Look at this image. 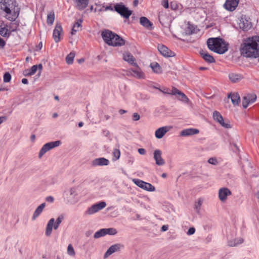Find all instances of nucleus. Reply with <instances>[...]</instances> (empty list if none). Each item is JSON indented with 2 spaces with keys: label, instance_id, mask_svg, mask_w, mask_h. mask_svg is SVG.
<instances>
[{
  "label": "nucleus",
  "instance_id": "c85d7f7f",
  "mask_svg": "<svg viewBox=\"0 0 259 259\" xmlns=\"http://www.w3.org/2000/svg\"><path fill=\"white\" fill-rule=\"evenodd\" d=\"M0 35L4 37L8 38L10 36V33L8 29V24L4 22L0 24Z\"/></svg>",
  "mask_w": 259,
  "mask_h": 259
},
{
  "label": "nucleus",
  "instance_id": "473e14b6",
  "mask_svg": "<svg viewBox=\"0 0 259 259\" xmlns=\"http://www.w3.org/2000/svg\"><path fill=\"white\" fill-rule=\"evenodd\" d=\"M55 222V219L54 218L51 219L47 225L46 229V235L47 236H50L52 233L53 227L54 228V224Z\"/></svg>",
  "mask_w": 259,
  "mask_h": 259
},
{
  "label": "nucleus",
  "instance_id": "ddd939ff",
  "mask_svg": "<svg viewBox=\"0 0 259 259\" xmlns=\"http://www.w3.org/2000/svg\"><path fill=\"white\" fill-rule=\"evenodd\" d=\"M163 92L164 93L171 94L173 95H178L179 96V99L183 102H188L189 101V99L183 93L180 91L179 90H178L177 88L175 87L172 88L171 92L170 93L167 91Z\"/></svg>",
  "mask_w": 259,
  "mask_h": 259
},
{
  "label": "nucleus",
  "instance_id": "412c9836",
  "mask_svg": "<svg viewBox=\"0 0 259 259\" xmlns=\"http://www.w3.org/2000/svg\"><path fill=\"white\" fill-rule=\"evenodd\" d=\"M63 29L60 23H57L56 25L55 28L53 31V36L56 42L60 41V36L61 33L62 32Z\"/></svg>",
  "mask_w": 259,
  "mask_h": 259
},
{
  "label": "nucleus",
  "instance_id": "a878e982",
  "mask_svg": "<svg viewBox=\"0 0 259 259\" xmlns=\"http://www.w3.org/2000/svg\"><path fill=\"white\" fill-rule=\"evenodd\" d=\"M123 59L129 64L133 65L134 66H137V63L136 62L135 58L130 53H125L123 54Z\"/></svg>",
  "mask_w": 259,
  "mask_h": 259
},
{
  "label": "nucleus",
  "instance_id": "37998d69",
  "mask_svg": "<svg viewBox=\"0 0 259 259\" xmlns=\"http://www.w3.org/2000/svg\"><path fill=\"white\" fill-rule=\"evenodd\" d=\"M95 5L96 7L94 9V12L95 13L96 12H101L104 11V6L100 3H95Z\"/></svg>",
  "mask_w": 259,
  "mask_h": 259
},
{
  "label": "nucleus",
  "instance_id": "9d476101",
  "mask_svg": "<svg viewBox=\"0 0 259 259\" xmlns=\"http://www.w3.org/2000/svg\"><path fill=\"white\" fill-rule=\"evenodd\" d=\"M256 100V96L254 94H249L243 97L242 106L246 108L250 104L254 103Z\"/></svg>",
  "mask_w": 259,
  "mask_h": 259
},
{
  "label": "nucleus",
  "instance_id": "20e7f679",
  "mask_svg": "<svg viewBox=\"0 0 259 259\" xmlns=\"http://www.w3.org/2000/svg\"><path fill=\"white\" fill-rule=\"evenodd\" d=\"M207 45L209 50L219 54H224L228 50V45L223 39L218 37L209 38Z\"/></svg>",
  "mask_w": 259,
  "mask_h": 259
},
{
  "label": "nucleus",
  "instance_id": "603ef678",
  "mask_svg": "<svg viewBox=\"0 0 259 259\" xmlns=\"http://www.w3.org/2000/svg\"><path fill=\"white\" fill-rule=\"evenodd\" d=\"M6 45L5 41L0 37V49H3Z\"/></svg>",
  "mask_w": 259,
  "mask_h": 259
},
{
  "label": "nucleus",
  "instance_id": "79ce46f5",
  "mask_svg": "<svg viewBox=\"0 0 259 259\" xmlns=\"http://www.w3.org/2000/svg\"><path fill=\"white\" fill-rule=\"evenodd\" d=\"M105 236V229H101L99 230V231H97L94 235V237L95 238H99L100 237H103Z\"/></svg>",
  "mask_w": 259,
  "mask_h": 259
},
{
  "label": "nucleus",
  "instance_id": "f8f14e48",
  "mask_svg": "<svg viewBox=\"0 0 259 259\" xmlns=\"http://www.w3.org/2000/svg\"><path fill=\"white\" fill-rule=\"evenodd\" d=\"M218 194L220 201L224 202L226 201L227 196L232 195V192L228 188L223 187L219 189Z\"/></svg>",
  "mask_w": 259,
  "mask_h": 259
},
{
  "label": "nucleus",
  "instance_id": "052dcab7",
  "mask_svg": "<svg viewBox=\"0 0 259 259\" xmlns=\"http://www.w3.org/2000/svg\"><path fill=\"white\" fill-rule=\"evenodd\" d=\"M22 81V83H23V84H28V80L26 78H23L21 80Z\"/></svg>",
  "mask_w": 259,
  "mask_h": 259
},
{
  "label": "nucleus",
  "instance_id": "4c0bfd02",
  "mask_svg": "<svg viewBox=\"0 0 259 259\" xmlns=\"http://www.w3.org/2000/svg\"><path fill=\"white\" fill-rule=\"evenodd\" d=\"M106 235H115L117 233V231L116 229L114 228H104Z\"/></svg>",
  "mask_w": 259,
  "mask_h": 259
},
{
  "label": "nucleus",
  "instance_id": "338daca9",
  "mask_svg": "<svg viewBox=\"0 0 259 259\" xmlns=\"http://www.w3.org/2000/svg\"><path fill=\"white\" fill-rule=\"evenodd\" d=\"M163 6L165 8H167L168 7V4L167 1H166V3L163 5Z\"/></svg>",
  "mask_w": 259,
  "mask_h": 259
},
{
  "label": "nucleus",
  "instance_id": "69168bd1",
  "mask_svg": "<svg viewBox=\"0 0 259 259\" xmlns=\"http://www.w3.org/2000/svg\"><path fill=\"white\" fill-rule=\"evenodd\" d=\"M35 139V135H32L31 136V137H30V139H31V141H34Z\"/></svg>",
  "mask_w": 259,
  "mask_h": 259
},
{
  "label": "nucleus",
  "instance_id": "4468645a",
  "mask_svg": "<svg viewBox=\"0 0 259 259\" xmlns=\"http://www.w3.org/2000/svg\"><path fill=\"white\" fill-rule=\"evenodd\" d=\"M37 69H38L39 74H40L42 70V65L41 64H39L38 65H33L30 69L25 70L23 72V74L25 76H31L36 73Z\"/></svg>",
  "mask_w": 259,
  "mask_h": 259
},
{
  "label": "nucleus",
  "instance_id": "1a4fd4ad",
  "mask_svg": "<svg viewBox=\"0 0 259 259\" xmlns=\"http://www.w3.org/2000/svg\"><path fill=\"white\" fill-rule=\"evenodd\" d=\"M239 27L244 31H247L250 29L252 26L249 18L247 19L245 16L241 17L240 22L238 24Z\"/></svg>",
  "mask_w": 259,
  "mask_h": 259
},
{
  "label": "nucleus",
  "instance_id": "c756f323",
  "mask_svg": "<svg viewBox=\"0 0 259 259\" xmlns=\"http://www.w3.org/2000/svg\"><path fill=\"white\" fill-rule=\"evenodd\" d=\"M76 4V8L81 11L84 9L88 5L89 0H73Z\"/></svg>",
  "mask_w": 259,
  "mask_h": 259
},
{
  "label": "nucleus",
  "instance_id": "4d7b16f0",
  "mask_svg": "<svg viewBox=\"0 0 259 259\" xmlns=\"http://www.w3.org/2000/svg\"><path fill=\"white\" fill-rule=\"evenodd\" d=\"M69 193L71 195H75V189L74 188H71L69 190Z\"/></svg>",
  "mask_w": 259,
  "mask_h": 259
},
{
  "label": "nucleus",
  "instance_id": "6e6d98bb",
  "mask_svg": "<svg viewBox=\"0 0 259 259\" xmlns=\"http://www.w3.org/2000/svg\"><path fill=\"white\" fill-rule=\"evenodd\" d=\"M138 151L141 155H144L146 153V150L144 148H140Z\"/></svg>",
  "mask_w": 259,
  "mask_h": 259
},
{
  "label": "nucleus",
  "instance_id": "c9c22d12",
  "mask_svg": "<svg viewBox=\"0 0 259 259\" xmlns=\"http://www.w3.org/2000/svg\"><path fill=\"white\" fill-rule=\"evenodd\" d=\"M55 20V14L53 12H50L48 14L47 22L48 24H53Z\"/></svg>",
  "mask_w": 259,
  "mask_h": 259
},
{
  "label": "nucleus",
  "instance_id": "5fc2aeb1",
  "mask_svg": "<svg viewBox=\"0 0 259 259\" xmlns=\"http://www.w3.org/2000/svg\"><path fill=\"white\" fill-rule=\"evenodd\" d=\"M108 10L113 11V10H114V7L113 8L111 6H108L106 7L104 6V11H106Z\"/></svg>",
  "mask_w": 259,
  "mask_h": 259
},
{
  "label": "nucleus",
  "instance_id": "3c124183",
  "mask_svg": "<svg viewBox=\"0 0 259 259\" xmlns=\"http://www.w3.org/2000/svg\"><path fill=\"white\" fill-rule=\"evenodd\" d=\"M140 116L137 113H134L133 115V119L134 121H137L140 119Z\"/></svg>",
  "mask_w": 259,
  "mask_h": 259
},
{
  "label": "nucleus",
  "instance_id": "7c9ffc66",
  "mask_svg": "<svg viewBox=\"0 0 259 259\" xmlns=\"http://www.w3.org/2000/svg\"><path fill=\"white\" fill-rule=\"evenodd\" d=\"M82 20L80 19H78L73 25L72 31H71V34L74 35L75 34V33L77 31H79L81 30V27H82Z\"/></svg>",
  "mask_w": 259,
  "mask_h": 259
},
{
  "label": "nucleus",
  "instance_id": "49530a36",
  "mask_svg": "<svg viewBox=\"0 0 259 259\" xmlns=\"http://www.w3.org/2000/svg\"><path fill=\"white\" fill-rule=\"evenodd\" d=\"M11 79V75L9 72H6L4 75V81L5 82H8Z\"/></svg>",
  "mask_w": 259,
  "mask_h": 259
},
{
  "label": "nucleus",
  "instance_id": "2f4dec72",
  "mask_svg": "<svg viewBox=\"0 0 259 259\" xmlns=\"http://www.w3.org/2000/svg\"><path fill=\"white\" fill-rule=\"evenodd\" d=\"M45 206L46 203H42L36 208L32 217V220H35L41 214Z\"/></svg>",
  "mask_w": 259,
  "mask_h": 259
},
{
  "label": "nucleus",
  "instance_id": "393cba45",
  "mask_svg": "<svg viewBox=\"0 0 259 259\" xmlns=\"http://www.w3.org/2000/svg\"><path fill=\"white\" fill-rule=\"evenodd\" d=\"M140 23L142 26L148 30H152L153 29L152 23L146 17H141L140 18Z\"/></svg>",
  "mask_w": 259,
  "mask_h": 259
},
{
  "label": "nucleus",
  "instance_id": "ea45409f",
  "mask_svg": "<svg viewBox=\"0 0 259 259\" xmlns=\"http://www.w3.org/2000/svg\"><path fill=\"white\" fill-rule=\"evenodd\" d=\"M18 25L15 23H11L9 25H8V29L11 35V33L16 31L17 29Z\"/></svg>",
  "mask_w": 259,
  "mask_h": 259
},
{
  "label": "nucleus",
  "instance_id": "0eeeda50",
  "mask_svg": "<svg viewBox=\"0 0 259 259\" xmlns=\"http://www.w3.org/2000/svg\"><path fill=\"white\" fill-rule=\"evenodd\" d=\"M61 142L56 141L45 144L39 151L38 157L41 158L47 151L60 145Z\"/></svg>",
  "mask_w": 259,
  "mask_h": 259
},
{
  "label": "nucleus",
  "instance_id": "774afa93",
  "mask_svg": "<svg viewBox=\"0 0 259 259\" xmlns=\"http://www.w3.org/2000/svg\"><path fill=\"white\" fill-rule=\"evenodd\" d=\"M104 118L106 120H108L110 118V116L106 115L104 116Z\"/></svg>",
  "mask_w": 259,
  "mask_h": 259
},
{
  "label": "nucleus",
  "instance_id": "39448f33",
  "mask_svg": "<svg viewBox=\"0 0 259 259\" xmlns=\"http://www.w3.org/2000/svg\"><path fill=\"white\" fill-rule=\"evenodd\" d=\"M114 10L125 19H128L132 14V11L128 9L123 3H117L114 6Z\"/></svg>",
  "mask_w": 259,
  "mask_h": 259
},
{
  "label": "nucleus",
  "instance_id": "f03ea898",
  "mask_svg": "<svg viewBox=\"0 0 259 259\" xmlns=\"http://www.w3.org/2000/svg\"><path fill=\"white\" fill-rule=\"evenodd\" d=\"M0 9L6 13V18L11 21H15L20 13L16 0H0Z\"/></svg>",
  "mask_w": 259,
  "mask_h": 259
},
{
  "label": "nucleus",
  "instance_id": "de8ad7c7",
  "mask_svg": "<svg viewBox=\"0 0 259 259\" xmlns=\"http://www.w3.org/2000/svg\"><path fill=\"white\" fill-rule=\"evenodd\" d=\"M208 162L209 163L213 164V165H216L218 163L217 159L215 158H214V157L210 158L208 160Z\"/></svg>",
  "mask_w": 259,
  "mask_h": 259
},
{
  "label": "nucleus",
  "instance_id": "e2e57ef3",
  "mask_svg": "<svg viewBox=\"0 0 259 259\" xmlns=\"http://www.w3.org/2000/svg\"><path fill=\"white\" fill-rule=\"evenodd\" d=\"M139 4V1L138 0H134L133 2V5L135 7H136Z\"/></svg>",
  "mask_w": 259,
  "mask_h": 259
},
{
  "label": "nucleus",
  "instance_id": "09e8293b",
  "mask_svg": "<svg viewBox=\"0 0 259 259\" xmlns=\"http://www.w3.org/2000/svg\"><path fill=\"white\" fill-rule=\"evenodd\" d=\"M243 239L242 238H239V239H235L234 243L233 244H230L231 246H236L239 244H241L243 242Z\"/></svg>",
  "mask_w": 259,
  "mask_h": 259
},
{
  "label": "nucleus",
  "instance_id": "f257e3e1",
  "mask_svg": "<svg viewBox=\"0 0 259 259\" xmlns=\"http://www.w3.org/2000/svg\"><path fill=\"white\" fill-rule=\"evenodd\" d=\"M240 52L246 57H259V36H253L244 39L240 46Z\"/></svg>",
  "mask_w": 259,
  "mask_h": 259
},
{
  "label": "nucleus",
  "instance_id": "9b49d317",
  "mask_svg": "<svg viewBox=\"0 0 259 259\" xmlns=\"http://www.w3.org/2000/svg\"><path fill=\"white\" fill-rule=\"evenodd\" d=\"M213 118L214 120L218 122L222 126L227 128L231 127V125L229 123L224 122V118L219 112L214 111L213 113Z\"/></svg>",
  "mask_w": 259,
  "mask_h": 259
},
{
  "label": "nucleus",
  "instance_id": "f704fd0d",
  "mask_svg": "<svg viewBox=\"0 0 259 259\" xmlns=\"http://www.w3.org/2000/svg\"><path fill=\"white\" fill-rule=\"evenodd\" d=\"M150 66L154 72L156 73L161 72V67L158 63L156 62L152 63L150 64Z\"/></svg>",
  "mask_w": 259,
  "mask_h": 259
},
{
  "label": "nucleus",
  "instance_id": "c03bdc74",
  "mask_svg": "<svg viewBox=\"0 0 259 259\" xmlns=\"http://www.w3.org/2000/svg\"><path fill=\"white\" fill-rule=\"evenodd\" d=\"M196 27L193 25H189L187 27V32L188 34H191L195 33Z\"/></svg>",
  "mask_w": 259,
  "mask_h": 259
},
{
  "label": "nucleus",
  "instance_id": "aec40b11",
  "mask_svg": "<svg viewBox=\"0 0 259 259\" xmlns=\"http://www.w3.org/2000/svg\"><path fill=\"white\" fill-rule=\"evenodd\" d=\"M238 3L239 0H226L224 7L227 10L233 11L238 6Z\"/></svg>",
  "mask_w": 259,
  "mask_h": 259
},
{
  "label": "nucleus",
  "instance_id": "bf43d9fd",
  "mask_svg": "<svg viewBox=\"0 0 259 259\" xmlns=\"http://www.w3.org/2000/svg\"><path fill=\"white\" fill-rule=\"evenodd\" d=\"M7 118L5 116L0 117V124L2 123L4 121L6 120Z\"/></svg>",
  "mask_w": 259,
  "mask_h": 259
},
{
  "label": "nucleus",
  "instance_id": "8fccbe9b",
  "mask_svg": "<svg viewBox=\"0 0 259 259\" xmlns=\"http://www.w3.org/2000/svg\"><path fill=\"white\" fill-rule=\"evenodd\" d=\"M195 229L193 227H191V228H189V229L187 231V234L188 235H191L194 234L195 233Z\"/></svg>",
  "mask_w": 259,
  "mask_h": 259
},
{
  "label": "nucleus",
  "instance_id": "bb28decb",
  "mask_svg": "<svg viewBox=\"0 0 259 259\" xmlns=\"http://www.w3.org/2000/svg\"><path fill=\"white\" fill-rule=\"evenodd\" d=\"M199 53L201 57L207 63H211L215 62L214 58L206 51L201 50Z\"/></svg>",
  "mask_w": 259,
  "mask_h": 259
},
{
  "label": "nucleus",
  "instance_id": "423d86ee",
  "mask_svg": "<svg viewBox=\"0 0 259 259\" xmlns=\"http://www.w3.org/2000/svg\"><path fill=\"white\" fill-rule=\"evenodd\" d=\"M133 182L141 189L149 192L155 191V188L150 183H147L138 179H133Z\"/></svg>",
  "mask_w": 259,
  "mask_h": 259
},
{
  "label": "nucleus",
  "instance_id": "e433bc0d",
  "mask_svg": "<svg viewBox=\"0 0 259 259\" xmlns=\"http://www.w3.org/2000/svg\"><path fill=\"white\" fill-rule=\"evenodd\" d=\"M203 200L200 198L198 199L197 201H196L195 203V209L196 210L197 213H199L200 212V208L202 204Z\"/></svg>",
  "mask_w": 259,
  "mask_h": 259
},
{
  "label": "nucleus",
  "instance_id": "58836bf2",
  "mask_svg": "<svg viewBox=\"0 0 259 259\" xmlns=\"http://www.w3.org/2000/svg\"><path fill=\"white\" fill-rule=\"evenodd\" d=\"M63 219L64 216L63 215H60L58 217V218L56 219L55 223L54 222V229L55 230H57L60 224L63 220Z\"/></svg>",
  "mask_w": 259,
  "mask_h": 259
},
{
  "label": "nucleus",
  "instance_id": "cd10ccee",
  "mask_svg": "<svg viewBox=\"0 0 259 259\" xmlns=\"http://www.w3.org/2000/svg\"><path fill=\"white\" fill-rule=\"evenodd\" d=\"M228 98L231 99L232 104L235 106L238 105L240 101L239 95L237 93L229 94Z\"/></svg>",
  "mask_w": 259,
  "mask_h": 259
},
{
  "label": "nucleus",
  "instance_id": "dca6fc26",
  "mask_svg": "<svg viewBox=\"0 0 259 259\" xmlns=\"http://www.w3.org/2000/svg\"><path fill=\"white\" fill-rule=\"evenodd\" d=\"M158 50L164 57H170L175 56V53L163 45H158Z\"/></svg>",
  "mask_w": 259,
  "mask_h": 259
},
{
  "label": "nucleus",
  "instance_id": "13d9d810",
  "mask_svg": "<svg viewBox=\"0 0 259 259\" xmlns=\"http://www.w3.org/2000/svg\"><path fill=\"white\" fill-rule=\"evenodd\" d=\"M161 230L162 231H166L168 230V226L163 225L161 227Z\"/></svg>",
  "mask_w": 259,
  "mask_h": 259
},
{
  "label": "nucleus",
  "instance_id": "864d4df0",
  "mask_svg": "<svg viewBox=\"0 0 259 259\" xmlns=\"http://www.w3.org/2000/svg\"><path fill=\"white\" fill-rule=\"evenodd\" d=\"M46 200L48 202L52 203L54 202V199L53 197L50 196L46 197Z\"/></svg>",
  "mask_w": 259,
  "mask_h": 259
},
{
  "label": "nucleus",
  "instance_id": "a211bd4d",
  "mask_svg": "<svg viewBox=\"0 0 259 259\" xmlns=\"http://www.w3.org/2000/svg\"><path fill=\"white\" fill-rule=\"evenodd\" d=\"M228 77L231 82L236 83L241 81L243 78V76L240 73L231 72L228 74Z\"/></svg>",
  "mask_w": 259,
  "mask_h": 259
},
{
  "label": "nucleus",
  "instance_id": "680f3d73",
  "mask_svg": "<svg viewBox=\"0 0 259 259\" xmlns=\"http://www.w3.org/2000/svg\"><path fill=\"white\" fill-rule=\"evenodd\" d=\"M127 111L125 110H123V109H120L119 110V113L120 114H124L125 113H126Z\"/></svg>",
  "mask_w": 259,
  "mask_h": 259
},
{
  "label": "nucleus",
  "instance_id": "a18cd8bd",
  "mask_svg": "<svg viewBox=\"0 0 259 259\" xmlns=\"http://www.w3.org/2000/svg\"><path fill=\"white\" fill-rule=\"evenodd\" d=\"M67 253L71 256H74L75 255V251L71 244H69L68 246Z\"/></svg>",
  "mask_w": 259,
  "mask_h": 259
},
{
  "label": "nucleus",
  "instance_id": "6e6552de",
  "mask_svg": "<svg viewBox=\"0 0 259 259\" xmlns=\"http://www.w3.org/2000/svg\"><path fill=\"white\" fill-rule=\"evenodd\" d=\"M106 206V203L104 201H101L98 203L92 205L90 207L88 208L86 211V213L89 215L93 214L98 211L102 210Z\"/></svg>",
  "mask_w": 259,
  "mask_h": 259
},
{
  "label": "nucleus",
  "instance_id": "b1692460",
  "mask_svg": "<svg viewBox=\"0 0 259 259\" xmlns=\"http://www.w3.org/2000/svg\"><path fill=\"white\" fill-rule=\"evenodd\" d=\"M199 131L198 129L194 128H189L182 130L180 133V136L187 137L198 134Z\"/></svg>",
  "mask_w": 259,
  "mask_h": 259
},
{
  "label": "nucleus",
  "instance_id": "6ab92c4d",
  "mask_svg": "<svg viewBox=\"0 0 259 259\" xmlns=\"http://www.w3.org/2000/svg\"><path fill=\"white\" fill-rule=\"evenodd\" d=\"M171 128L172 127L170 126H165L158 128L155 132V137L157 139L162 138Z\"/></svg>",
  "mask_w": 259,
  "mask_h": 259
},
{
  "label": "nucleus",
  "instance_id": "4be33fe9",
  "mask_svg": "<svg viewBox=\"0 0 259 259\" xmlns=\"http://www.w3.org/2000/svg\"><path fill=\"white\" fill-rule=\"evenodd\" d=\"M121 246L120 244H115L111 245L105 253L104 257L107 258L112 253L119 251Z\"/></svg>",
  "mask_w": 259,
  "mask_h": 259
},
{
  "label": "nucleus",
  "instance_id": "a19ab883",
  "mask_svg": "<svg viewBox=\"0 0 259 259\" xmlns=\"http://www.w3.org/2000/svg\"><path fill=\"white\" fill-rule=\"evenodd\" d=\"M113 154V158L112 160L113 161H116L118 160L120 156V150L118 149H114L112 152Z\"/></svg>",
  "mask_w": 259,
  "mask_h": 259
},
{
  "label": "nucleus",
  "instance_id": "2eb2a0df",
  "mask_svg": "<svg viewBox=\"0 0 259 259\" xmlns=\"http://www.w3.org/2000/svg\"><path fill=\"white\" fill-rule=\"evenodd\" d=\"M135 67V69H131L129 71L131 74L138 79H144L145 78V73L142 71L138 64L137 66Z\"/></svg>",
  "mask_w": 259,
  "mask_h": 259
},
{
  "label": "nucleus",
  "instance_id": "0e129e2a",
  "mask_svg": "<svg viewBox=\"0 0 259 259\" xmlns=\"http://www.w3.org/2000/svg\"><path fill=\"white\" fill-rule=\"evenodd\" d=\"M84 61V60L83 58H81V59L77 60V62L79 64L83 63Z\"/></svg>",
  "mask_w": 259,
  "mask_h": 259
},
{
  "label": "nucleus",
  "instance_id": "f3484780",
  "mask_svg": "<svg viewBox=\"0 0 259 259\" xmlns=\"http://www.w3.org/2000/svg\"><path fill=\"white\" fill-rule=\"evenodd\" d=\"M162 152L159 149H156L154 151L153 158L155 163L158 165H163L165 164L164 160L162 158Z\"/></svg>",
  "mask_w": 259,
  "mask_h": 259
},
{
  "label": "nucleus",
  "instance_id": "5701e85b",
  "mask_svg": "<svg viewBox=\"0 0 259 259\" xmlns=\"http://www.w3.org/2000/svg\"><path fill=\"white\" fill-rule=\"evenodd\" d=\"M109 163V161L104 157L96 158L92 162L93 166L108 165Z\"/></svg>",
  "mask_w": 259,
  "mask_h": 259
},
{
  "label": "nucleus",
  "instance_id": "7ed1b4c3",
  "mask_svg": "<svg viewBox=\"0 0 259 259\" xmlns=\"http://www.w3.org/2000/svg\"><path fill=\"white\" fill-rule=\"evenodd\" d=\"M101 35L104 41L109 46L120 47L125 44L122 37L109 30L103 31Z\"/></svg>",
  "mask_w": 259,
  "mask_h": 259
},
{
  "label": "nucleus",
  "instance_id": "72a5a7b5",
  "mask_svg": "<svg viewBox=\"0 0 259 259\" xmlns=\"http://www.w3.org/2000/svg\"><path fill=\"white\" fill-rule=\"evenodd\" d=\"M75 53L71 52L66 57V62L68 64H72L75 57Z\"/></svg>",
  "mask_w": 259,
  "mask_h": 259
}]
</instances>
